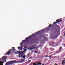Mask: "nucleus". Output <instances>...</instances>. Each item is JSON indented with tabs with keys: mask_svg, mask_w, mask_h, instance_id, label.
<instances>
[{
	"mask_svg": "<svg viewBox=\"0 0 65 65\" xmlns=\"http://www.w3.org/2000/svg\"><path fill=\"white\" fill-rule=\"evenodd\" d=\"M56 22H54L52 25L53 27H54V29L55 30H57V20H56Z\"/></svg>",
	"mask_w": 65,
	"mask_h": 65,
	"instance_id": "f257e3e1",
	"label": "nucleus"
},
{
	"mask_svg": "<svg viewBox=\"0 0 65 65\" xmlns=\"http://www.w3.org/2000/svg\"><path fill=\"white\" fill-rule=\"evenodd\" d=\"M10 61L11 65H12V64L17 63H20L22 62V61H18L16 60H11Z\"/></svg>",
	"mask_w": 65,
	"mask_h": 65,
	"instance_id": "f03ea898",
	"label": "nucleus"
},
{
	"mask_svg": "<svg viewBox=\"0 0 65 65\" xmlns=\"http://www.w3.org/2000/svg\"><path fill=\"white\" fill-rule=\"evenodd\" d=\"M35 45H34L31 46V47L32 48H29V50H32V49H34V50H36L38 48V46L35 47Z\"/></svg>",
	"mask_w": 65,
	"mask_h": 65,
	"instance_id": "7ed1b4c3",
	"label": "nucleus"
},
{
	"mask_svg": "<svg viewBox=\"0 0 65 65\" xmlns=\"http://www.w3.org/2000/svg\"><path fill=\"white\" fill-rule=\"evenodd\" d=\"M35 34H32V35H31V36H29L28 37H27L25 39V40H23L22 41V42H24V41H26V39H28L29 38V37H31V36H33V35H34Z\"/></svg>",
	"mask_w": 65,
	"mask_h": 65,
	"instance_id": "20e7f679",
	"label": "nucleus"
},
{
	"mask_svg": "<svg viewBox=\"0 0 65 65\" xmlns=\"http://www.w3.org/2000/svg\"><path fill=\"white\" fill-rule=\"evenodd\" d=\"M60 27L59 26H57V31L60 33Z\"/></svg>",
	"mask_w": 65,
	"mask_h": 65,
	"instance_id": "39448f33",
	"label": "nucleus"
},
{
	"mask_svg": "<svg viewBox=\"0 0 65 65\" xmlns=\"http://www.w3.org/2000/svg\"><path fill=\"white\" fill-rule=\"evenodd\" d=\"M62 21V19L60 18V19H58L57 20V23L59 24V23H60V22H61Z\"/></svg>",
	"mask_w": 65,
	"mask_h": 65,
	"instance_id": "423d86ee",
	"label": "nucleus"
},
{
	"mask_svg": "<svg viewBox=\"0 0 65 65\" xmlns=\"http://www.w3.org/2000/svg\"><path fill=\"white\" fill-rule=\"evenodd\" d=\"M11 65V63H10V61L6 62L5 64V65Z\"/></svg>",
	"mask_w": 65,
	"mask_h": 65,
	"instance_id": "0eeeda50",
	"label": "nucleus"
},
{
	"mask_svg": "<svg viewBox=\"0 0 65 65\" xmlns=\"http://www.w3.org/2000/svg\"><path fill=\"white\" fill-rule=\"evenodd\" d=\"M12 49L10 50H9V51H12V52H13V51H14V49L15 48L14 47H12Z\"/></svg>",
	"mask_w": 65,
	"mask_h": 65,
	"instance_id": "6e6552de",
	"label": "nucleus"
},
{
	"mask_svg": "<svg viewBox=\"0 0 65 65\" xmlns=\"http://www.w3.org/2000/svg\"><path fill=\"white\" fill-rule=\"evenodd\" d=\"M10 52H11V51H9H9H8L7 52H6L7 54L8 55H9V54H10Z\"/></svg>",
	"mask_w": 65,
	"mask_h": 65,
	"instance_id": "1a4fd4ad",
	"label": "nucleus"
},
{
	"mask_svg": "<svg viewBox=\"0 0 65 65\" xmlns=\"http://www.w3.org/2000/svg\"><path fill=\"white\" fill-rule=\"evenodd\" d=\"M5 58V56H3L2 58V61H3L4 60V59Z\"/></svg>",
	"mask_w": 65,
	"mask_h": 65,
	"instance_id": "9d476101",
	"label": "nucleus"
},
{
	"mask_svg": "<svg viewBox=\"0 0 65 65\" xmlns=\"http://www.w3.org/2000/svg\"><path fill=\"white\" fill-rule=\"evenodd\" d=\"M41 65V63L40 62H38L37 63V65Z\"/></svg>",
	"mask_w": 65,
	"mask_h": 65,
	"instance_id": "9b49d317",
	"label": "nucleus"
},
{
	"mask_svg": "<svg viewBox=\"0 0 65 65\" xmlns=\"http://www.w3.org/2000/svg\"><path fill=\"white\" fill-rule=\"evenodd\" d=\"M65 62H62V65H65Z\"/></svg>",
	"mask_w": 65,
	"mask_h": 65,
	"instance_id": "f8f14e48",
	"label": "nucleus"
},
{
	"mask_svg": "<svg viewBox=\"0 0 65 65\" xmlns=\"http://www.w3.org/2000/svg\"><path fill=\"white\" fill-rule=\"evenodd\" d=\"M31 41H36L35 40V39H32L31 40Z\"/></svg>",
	"mask_w": 65,
	"mask_h": 65,
	"instance_id": "ddd939ff",
	"label": "nucleus"
},
{
	"mask_svg": "<svg viewBox=\"0 0 65 65\" xmlns=\"http://www.w3.org/2000/svg\"><path fill=\"white\" fill-rule=\"evenodd\" d=\"M23 53L22 52H21H21H20V51H18V54H20V53Z\"/></svg>",
	"mask_w": 65,
	"mask_h": 65,
	"instance_id": "4468645a",
	"label": "nucleus"
},
{
	"mask_svg": "<svg viewBox=\"0 0 65 65\" xmlns=\"http://www.w3.org/2000/svg\"><path fill=\"white\" fill-rule=\"evenodd\" d=\"M25 58H26V56H23V59H25Z\"/></svg>",
	"mask_w": 65,
	"mask_h": 65,
	"instance_id": "2eb2a0df",
	"label": "nucleus"
},
{
	"mask_svg": "<svg viewBox=\"0 0 65 65\" xmlns=\"http://www.w3.org/2000/svg\"><path fill=\"white\" fill-rule=\"evenodd\" d=\"M23 49H24V51H25V52H26V51H27V49H26L24 48H23Z\"/></svg>",
	"mask_w": 65,
	"mask_h": 65,
	"instance_id": "dca6fc26",
	"label": "nucleus"
},
{
	"mask_svg": "<svg viewBox=\"0 0 65 65\" xmlns=\"http://www.w3.org/2000/svg\"><path fill=\"white\" fill-rule=\"evenodd\" d=\"M38 52L36 50L35 51V53H37Z\"/></svg>",
	"mask_w": 65,
	"mask_h": 65,
	"instance_id": "f3484780",
	"label": "nucleus"
},
{
	"mask_svg": "<svg viewBox=\"0 0 65 65\" xmlns=\"http://www.w3.org/2000/svg\"><path fill=\"white\" fill-rule=\"evenodd\" d=\"M18 57L19 58H20V57H21V56H20V54L19 55Z\"/></svg>",
	"mask_w": 65,
	"mask_h": 65,
	"instance_id": "a211bd4d",
	"label": "nucleus"
},
{
	"mask_svg": "<svg viewBox=\"0 0 65 65\" xmlns=\"http://www.w3.org/2000/svg\"><path fill=\"white\" fill-rule=\"evenodd\" d=\"M15 53L16 54H18V51H17V52H15Z\"/></svg>",
	"mask_w": 65,
	"mask_h": 65,
	"instance_id": "6ab92c4d",
	"label": "nucleus"
},
{
	"mask_svg": "<svg viewBox=\"0 0 65 65\" xmlns=\"http://www.w3.org/2000/svg\"><path fill=\"white\" fill-rule=\"evenodd\" d=\"M51 26H52V25H51V24L49 25H48V26H49V27H51Z\"/></svg>",
	"mask_w": 65,
	"mask_h": 65,
	"instance_id": "aec40b11",
	"label": "nucleus"
},
{
	"mask_svg": "<svg viewBox=\"0 0 65 65\" xmlns=\"http://www.w3.org/2000/svg\"><path fill=\"white\" fill-rule=\"evenodd\" d=\"M18 49H20V47H18Z\"/></svg>",
	"mask_w": 65,
	"mask_h": 65,
	"instance_id": "412c9836",
	"label": "nucleus"
},
{
	"mask_svg": "<svg viewBox=\"0 0 65 65\" xmlns=\"http://www.w3.org/2000/svg\"><path fill=\"white\" fill-rule=\"evenodd\" d=\"M45 57H49L47 55H46L45 56Z\"/></svg>",
	"mask_w": 65,
	"mask_h": 65,
	"instance_id": "4be33fe9",
	"label": "nucleus"
},
{
	"mask_svg": "<svg viewBox=\"0 0 65 65\" xmlns=\"http://www.w3.org/2000/svg\"><path fill=\"white\" fill-rule=\"evenodd\" d=\"M4 63V61L1 62V63Z\"/></svg>",
	"mask_w": 65,
	"mask_h": 65,
	"instance_id": "5701e85b",
	"label": "nucleus"
},
{
	"mask_svg": "<svg viewBox=\"0 0 65 65\" xmlns=\"http://www.w3.org/2000/svg\"><path fill=\"white\" fill-rule=\"evenodd\" d=\"M62 47H60V50H61V49H62Z\"/></svg>",
	"mask_w": 65,
	"mask_h": 65,
	"instance_id": "b1692460",
	"label": "nucleus"
},
{
	"mask_svg": "<svg viewBox=\"0 0 65 65\" xmlns=\"http://www.w3.org/2000/svg\"><path fill=\"white\" fill-rule=\"evenodd\" d=\"M29 55H30V54H28L27 55V56H29Z\"/></svg>",
	"mask_w": 65,
	"mask_h": 65,
	"instance_id": "393cba45",
	"label": "nucleus"
},
{
	"mask_svg": "<svg viewBox=\"0 0 65 65\" xmlns=\"http://www.w3.org/2000/svg\"><path fill=\"white\" fill-rule=\"evenodd\" d=\"M34 65H37L36 64V63H34Z\"/></svg>",
	"mask_w": 65,
	"mask_h": 65,
	"instance_id": "a878e982",
	"label": "nucleus"
},
{
	"mask_svg": "<svg viewBox=\"0 0 65 65\" xmlns=\"http://www.w3.org/2000/svg\"><path fill=\"white\" fill-rule=\"evenodd\" d=\"M20 44H21V45H22V43H20Z\"/></svg>",
	"mask_w": 65,
	"mask_h": 65,
	"instance_id": "bb28decb",
	"label": "nucleus"
},
{
	"mask_svg": "<svg viewBox=\"0 0 65 65\" xmlns=\"http://www.w3.org/2000/svg\"><path fill=\"white\" fill-rule=\"evenodd\" d=\"M20 48H23V46H21V47H20Z\"/></svg>",
	"mask_w": 65,
	"mask_h": 65,
	"instance_id": "cd10ccee",
	"label": "nucleus"
},
{
	"mask_svg": "<svg viewBox=\"0 0 65 65\" xmlns=\"http://www.w3.org/2000/svg\"><path fill=\"white\" fill-rule=\"evenodd\" d=\"M19 50H22V48H20Z\"/></svg>",
	"mask_w": 65,
	"mask_h": 65,
	"instance_id": "c85d7f7f",
	"label": "nucleus"
},
{
	"mask_svg": "<svg viewBox=\"0 0 65 65\" xmlns=\"http://www.w3.org/2000/svg\"><path fill=\"white\" fill-rule=\"evenodd\" d=\"M0 65H3V64H1V63H0Z\"/></svg>",
	"mask_w": 65,
	"mask_h": 65,
	"instance_id": "c756f323",
	"label": "nucleus"
},
{
	"mask_svg": "<svg viewBox=\"0 0 65 65\" xmlns=\"http://www.w3.org/2000/svg\"><path fill=\"white\" fill-rule=\"evenodd\" d=\"M52 54V52H50V54Z\"/></svg>",
	"mask_w": 65,
	"mask_h": 65,
	"instance_id": "7c9ffc66",
	"label": "nucleus"
},
{
	"mask_svg": "<svg viewBox=\"0 0 65 65\" xmlns=\"http://www.w3.org/2000/svg\"><path fill=\"white\" fill-rule=\"evenodd\" d=\"M52 56H50V57H49V58H50Z\"/></svg>",
	"mask_w": 65,
	"mask_h": 65,
	"instance_id": "2f4dec72",
	"label": "nucleus"
},
{
	"mask_svg": "<svg viewBox=\"0 0 65 65\" xmlns=\"http://www.w3.org/2000/svg\"><path fill=\"white\" fill-rule=\"evenodd\" d=\"M54 65H57V63H55V64Z\"/></svg>",
	"mask_w": 65,
	"mask_h": 65,
	"instance_id": "473e14b6",
	"label": "nucleus"
},
{
	"mask_svg": "<svg viewBox=\"0 0 65 65\" xmlns=\"http://www.w3.org/2000/svg\"><path fill=\"white\" fill-rule=\"evenodd\" d=\"M4 62H6V60H5L4 61Z\"/></svg>",
	"mask_w": 65,
	"mask_h": 65,
	"instance_id": "72a5a7b5",
	"label": "nucleus"
},
{
	"mask_svg": "<svg viewBox=\"0 0 65 65\" xmlns=\"http://www.w3.org/2000/svg\"><path fill=\"white\" fill-rule=\"evenodd\" d=\"M24 48H26V47H24Z\"/></svg>",
	"mask_w": 65,
	"mask_h": 65,
	"instance_id": "f704fd0d",
	"label": "nucleus"
},
{
	"mask_svg": "<svg viewBox=\"0 0 65 65\" xmlns=\"http://www.w3.org/2000/svg\"><path fill=\"white\" fill-rule=\"evenodd\" d=\"M64 36H65V33H64Z\"/></svg>",
	"mask_w": 65,
	"mask_h": 65,
	"instance_id": "c9c22d12",
	"label": "nucleus"
},
{
	"mask_svg": "<svg viewBox=\"0 0 65 65\" xmlns=\"http://www.w3.org/2000/svg\"><path fill=\"white\" fill-rule=\"evenodd\" d=\"M56 34H57V31H56Z\"/></svg>",
	"mask_w": 65,
	"mask_h": 65,
	"instance_id": "e433bc0d",
	"label": "nucleus"
},
{
	"mask_svg": "<svg viewBox=\"0 0 65 65\" xmlns=\"http://www.w3.org/2000/svg\"><path fill=\"white\" fill-rule=\"evenodd\" d=\"M47 28H49V27H47Z\"/></svg>",
	"mask_w": 65,
	"mask_h": 65,
	"instance_id": "4c0bfd02",
	"label": "nucleus"
},
{
	"mask_svg": "<svg viewBox=\"0 0 65 65\" xmlns=\"http://www.w3.org/2000/svg\"><path fill=\"white\" fill-rule=\"evenodd\" d=\"M35 45V46H37V45Z\"/></svg>",
	"mask_w": 65,
	"mask_h": 65,
	"instance_id": "58836bf2",
	"label": "nucleus"
},
{
	"mask_svg": "<svg viewBox=\"0 0 65 65\" xmlns=\"http://www.w3.org/2000/svg\"><path fill=\"white\" fill-rule=\"evenodd\" d=\"M44 30V29H43L42 30Z\"/></svg>",
	"mask_w": 65,
	"mask_h": 65,
	"instance_id": "ea45409f",
	"label": "nucleus"
},
{
	"mask_svg": "<svg viewBox=\"0 0 65 65\" xmlns=\"http://www.w3.org/2000/svg\"><path fill=\"white\" fill-rule=\"evenodd\" d=\"M58 35H57V37H58Z\"/></svg>",
	"mask_w": 65,
	"mask_h": 65,
	"instance_id": "a19ab883",
	"label": "nucleus"
},
{
	"mask_svg": "<svg viewBox=\"0 0 65 65\" xmlns=\"http://www.w3.org/2000/svg\"><path fill=\"white\" fill-rule=\"evenodd\" d=\"M62 45H63V44H62Z\"/></svg>",
	"mask_w": 65,
	"mask_h": 65,
	"instance_id": "79ce46f5",
	"label": "nucleus"
},
{
	"mask_svg": "<svg viewBox=\"0 0 65 65\" xmlns=\"http://www.w3.org/2000/svg\"><path fill=\"white\" fill-rule=\"evenodd\" d=\"M59 57H58V58H59Z\"/></svg>",
	"mask_w": 65,
	"mask_h": 65,
	"instance_id": "37998d69",
	"label": "nucleus"
},
{
	"mask_svg": "<svg viewBox=\"0 0 65 65\" xmlns=\"http://www.w3.org/2000/svg\"><path fill=\"white\" fill-rule=\"evenodd\" d=\"M52 53H53V52H52Z\"/></svg>",
	"mask_w": 65,
	"mask_h": 65,
	"instance_id": "c03bdc74",
	"label": "nucleus"
},
{
	"mask_svg": "<svg viewBox=\"0 0 65 65\" xmlns=\"http://www.w3.org/2000/svg\"><path fill=\"white\" fill-rule=\"evenodd\" d=\"M64 61H65V60H64Z\"/></svg>",
	"mask_w": 65,
	"mask_h": 65,
	"instance_id": "a18cd8bd",
	"label": "nucleus"
},
{
	"mask_svg": "<svg viewBox=\"0 0 65 65\" xmlns=\"http://www.w3.org/2000/svg\"><path fill=\"white\" fill-rule=\"evenodd\" d=\"M39 31H38V32H39Z\"/></svg>",
	"mask_w": 65,
	"mask_h": 65,
	"instance_id": "49530a36",
	"label": "nucleus"
},
{
	"mask_svg": "<svg viewBox=\"0 0 65 65\" xmlns=\"http://www.w3.org/2000/svg\"><path fill=\"white\" fill-rule=\"evenodd\" d=\"M53 58H54V57H53Z\"/></svg>",
	"mask_w": 65,
	"mask_h": 65,
	"instance_id": "de8ad7c7",
	"label": "nucleus"
}]
</instances>
